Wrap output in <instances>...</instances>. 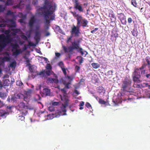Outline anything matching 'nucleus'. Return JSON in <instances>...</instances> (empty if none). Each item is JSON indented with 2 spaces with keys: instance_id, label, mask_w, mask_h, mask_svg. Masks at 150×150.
<instances>
[{
  "instance_id": "29",
  "label": "nucleus",
  "mask_w": 150,
  "mask_h": 150,
  "mask_svg": "<svg viewBox=\"0 0 150 150\" xmlns=\"http://www.w3.org/2000/svg\"><path fill=\"white\" fill-rule=\"evenodd\" d=\"M132 34L134 36H137L138 35V32L137 30L134 29L132 31Z\"/></svg>"
},
{
  "instance_id": "56",
  "label": "nucleus",
  "mask_w": 150,
  "mask_h": 150,
  "mask_svg": "<svg viewBox=\"0 0 150 150\" xmlns=\"http://www.w3.org/2000/svg\"><path fill=\"white\" fill-rule=\"evenodd\" d=\"M59 102H53L52 103V104L53 106H57L59 104Z\"/></svg>"
},
{
  "instance_id": "9",
  "label": "nucleus",
  "mask_w": 150,
  "mask_h": 150,
  "mask_svg": "<svg viewBox=\"0 0 150 150\" xmlns=\"http://www.w3.org/2000/svg\"><path fill=\"white\" fill-rule=\"evenodd\" d=\"M74 8L79 11V12H84V8L83 7V5L79 0H72Z\"/></svg>"
},
{
  "instance_id": "20",
  "label": "nucleus",
  "mask_w": 150,
  "mask_h": 150,
  "mask_svg": "<svg viewBox=\"0 0 150 150\" xmlns=\"http://www.w3.org/2000/svg\"><path fill=\"white\" fill-rule=\"evenodd\" d=\"M6 22H7L6 21L4 20V19L0 18V23H0V27H5L6 25Z\"/></svg>"
},
{
  "instance_id": "46",
  "label": "nucleus",
  "mask_w": 150,
  "mask_h": 150,
  "mask_svg": "<svg viewBox=\"0 0 150 150\" xmlns=\"http://www.w3.org/2000/svg\"><path fill=\"white\" fill-rule=\"evenodd\" d=\"M16 84L18 86H21V85H23V83L21 81H18L16 82Z\"/></svg>"
},
{
  "instance_id": "50",
  "label": "nucleus",
  "mask_w": 150,
  "mask_h": 150,
  "mask_svg": "<svg viewBox=\"0 0 150 150\" xmlns=\"http://www.w3.org/2000/svg\"><path fill=\"white\" fill-rule=\"evenodd\" d=\"M86 106L87 108H91V105L90 104V103H89V102H86Z\"/></svg>"
},
{
  "instance_id": "57",
  "label": "nucleus",
  "mask_w": 150,
  "mask_h": 150,
  "mask_svg": "<svg viewBox=\"0 0 150 150\" xmlns=\"http://www.w3.org/2000/svg\"><path fill=\"white\" fill-rule=\"evenodd\" d=\"M41 97L39 95H36L35 97V99L36 100H38V99H40Z\"/></svg>"
},
{
  "instance_id": "25",
  "label": "nucleus",
  "mask_w": 150,
  "mask_h": 150,
  "mask_svg": "<svg viewBox=\"0 0 150 150\" xmlns=\"http://www.w3.org/2000/svg\"><path fill=\"white\" fill-rule=\"evenodd\" d=\"M118 15H119L118 16V18L121 21L122 20L124 19L125 17L124 14L122 13H118Z\"/></svg>"
},
{
  "instance_id": "4",
  "label": "nucleus",
  "mask_w": 150,
  "mask_h": 150,
  "mask_svg": "<svg viewBox=\"0 0 150 150\" xmlns=\"http://www.w3.org/2000/svg\"><path fill=\"white\" fill-rule=\"evenodd\" d=\"M63 49L65 52H69L71 54H72L73 50L75 49L77 50V52H80L82 55L84 54V52L81 47H80V44L79 43L73 42H71V45L67 47L65 46H62Z\"/></svg>"
},
{
  "instance_id": "21",
  "label": "nucleus",
  "mask_w": 150,
  "mask_h": 150,
  "mask_svg": "<svg viewBox=\"0 0 150 150\" xmlns=\"http://www.w3.org/2000/svg\"><path fill=\"white\" fill-rule=\"evenodd\" d=\"M7 96L5 92H0V97L2 99H5Z\"/></svg>"
},
{
  "instance_id": "5",
  "label": "nucleus",
  "mask_w": 150,
  "mask_h": 150,
  "mask_svg": "<svg viewBox=\"0 0 150 150\" xmlns=\"http://www.w3.org/2000/svg\"><path fill=\"white\" fill-rule=\"evenodd\" d=\"M68 99H65V104H62L61 107V110H57L56 112V114L54 116H52L50 117V119H52L53 117H59L60 115H66V113L67 110L66 108L67 106H68Z\"/></svg>"
},
{
  "instance_id": "61",
  "label": "nucleus",
  "mask_w": 150,
  "mask_h": 150,
  "mask_svg": "<svg viewBox=\"0 0 150 150\" xmlns=\"http://www.w3.org/2000/svg\"><path fill=\"white\" fill-rule=\"evenodd\" d=\"M98 28H96L94 29L93 30H91V32L92 33H94L95 31H96L98 30Z\"/></svg>"
},
{
  "instance_id": "23",
  "label": "nucleus",
  "mask_w": 150,
  "mask_h": 150,
  "mask_svg": "<svg viewBox=\"0 0 150 150\" xmlns=\"http://www.w3.org/2000/svg\"><path fill=\"white\" fill-rule=\"evenodd\" d=\"M13 1L12 0H7L6 1L5 5L9 6L13 5Z\"/></svg>"
},
{
  "instance_id": "28",
  "label": "nucleus",
  "mask_w": 150,
  "mask_h": 150,
  "mask_svg": "<svg viewBox=\"0 0 150 150\" xmlns=\"http://www.w3.org/2000/svg\"><path fill=\"white\" fill-rule=\"evenodd\" d=\"M11 30L13 31L11 33L13 35H16V33H18L20 31L19 29H12Z\"/></svg>"
},
{
  "instance_id": "14",
  "label": "nucleus",
  "mask_w": 150,
  "mask_h": 150,
  "mask_svg": "<svg viewBox=\"0 0 150 150\" xmlns=\"http://www.w3.org/2000/svg\"><path fill=\"white\" fill-rule=\"evenodd\" d=\"M36 19L35 16H32L29 20V24L31 28H32L35 23Z\"/></svg>"
},
{
  "instance_id": "36",
  "label": "nucleus",
  "mask_w": 150,
  "mask_h": 150,
  "mask_svg": "<svg viewBox=\"0 0 150 150\" xmlns=\"http://www.w3.org/2000/svg\"><path fill=\"white\" fill-rule=\"evenodd\" d=\"M145 59L147 63V64L150 67V58L149 56L146 57Z\"/></svg>"
},
{
  "instance_id": "27",
  "label": "nucleus",
  "mask_w": 150,
  "mask_h": 150,
  "mask_svg": "<svg viewBox=\"0 0 150 150\" xmlns=\"http://www.w3.org/2000/svg\"><path fill=\"white\" fill-rule=\"evenodd\" d=\"M149 89H150V85H149L148 83H143L142 84V88H145V87H147Z\"/></svg>"
},
{
  "instance_id": "63",
  "label": "nucleus",
  "mask_w": 150,
  "mask_h": 150,
  "mask_svg": "<svg viewBox=\"0 0 150 150\" xmlns=\"http://www.w3.org/2000/svg\"><path fill=\"white\" fill-rule=\"evenodd\" d=\"M72 36H69V37H68V38H67V42H69V41H70V40H71L72 38Z\"/></svg>"
},
{
  "instance_id": "37",
  "label": "nucleus",
  "mask_w": 150,
  "mask_h": 150,
  "mask_svg": "<svg viewBox=\"0 0 150 150\" xmlns=\"http://www.w3.org/2000/svg\"><path fill=\"white\" fill-rule=\"evenodd\" d=\"M6 7H3L2 5H0V12H2L5 10Z\"/></svg>"
},
{
  "instance_id": "33",
  "label": "nucleus",
  "mask_w": 150,
  "mask_h": 150,
  "mask_svg": "<svg viewBox=\"0 0 150 150\" xmlns=\"http://www.w3.org/2000/svg\"><path fill=\"white\" fill-rule=\"evenodd\" d=\"M10 83V81L8 79H6L4 81V84L5 86H8Z\"/></svg>"
},
{
  "instance_id": "49",
  "label": "nucleus",
  "mask_w": 150,
  "mask_h": 150,
  "mask_svg": "<svg viewBox=\"0 0 150 150\" xmlns=\"http://www.w3.org/2000/svg\"><path fill=\"white\" fill-rule=\"evenodd\" d=\"M98 91L100 93H101L104 91L103 88L102 87H99L98 89Z\"/></svg>"
},
{
  "instance_id": "44",
  "label": "nucleus",
  "mask_w": 150,
  "mask_h": 150,
  "mask_svg": "<svg viewBox=\"0 0 150 150\" xmlns=\"http://www.w3.org/2000/svg\"><path fill=\"white\" fill-rule=\"evenodd\" d=\"M62 70L64 75H66L67 74V72L66 71V69L64 67V65L63 66V67L62 69Z\"/></svg>"
},
{
  "instance_id": "31",
  "label": "nucleus",
  "mask_w": 150,
  "mask_h": 150,
  "mask_svg": "<svg viewBox=\"0 0 150 150\" xmlns=\"http://www.w3.org/2000/svg\"><path fill=\"white\" fill-rule=\"evenodd\" d=\"M111 36L115 38L118 37V34L116 31H114V32H112Z\"/></svg>"
},
{
  "instance_id": "45",
  "label": "nucleus",
  "mask_w": 150,
  "mask_h": 150,
  "mask_svg": "<svg viewBox=\"0 0 150 150\" xmlns=\"http://www.w3.org/2000/svg\"><path fill=\"white\" fill-rule=\"evenodd\" d=\"M32 92V89H28L26 92V94L27 95H30L31 94Z\"/></svg>"
},
{
  "instance_id": "54",
  "label": "nucleus",
  "mask_w": 150,
  "mask_h": 150,
  "mask_svg": "<svg viewBox=\"0 0 150 150\" xmlns=\"http://www.w3.org/2000/svg\"><path fill=\"white\" fill-rule=\"evenodd\" d=\"M28 45L30 46H35L36 45L33 42H28Z\"/></svg>"
},
{
  "instance_id": "19",
  "label": "nucleus",
  "mask_w": 150,
  "mask_h": 150,
  "mask_svg": "<svg viewBox=\"0 0 150 150\" xmlns=\"http://www.w3.org/2000/svg\"><path fill=\"white\" fill-rule=\"evenodd\" d=\"M8 112H6L5 110H0V116L2 117H6L7 115H8Z\"/></svg>"
},
{
  "instance_id": "35",
  "label": "nucleus",
  "mask_w": 150,
  "mask_h": 150,
  "mask_svg": "<svg viewBox=\"0 0 150 150\" xmlns=\"http://www.w3.org/2000/svg\"><path fill=\"white\" fill-rule=\"evenodd\" d=\"M53 79L52 77H48L47 81L48 83H53Z\"/></svg>"
},
{
  "instance_id": "26",
  "label": "nucleus",
  "mask_w": 150,
  "mask_h": 150,
  "mask_svg": "<svg viewBox=\"0 0 150 150\" xmlns=\"http://www.w3.org/2000/svg\"><path fill=\"white\" fill-rule=\"evenodd\" d=\"M76 59H79V62L80 64H81L83 61V57H82V56H77L76 57Z\"/></svg>"
},
{
  "instance_id": "52",
  "label": "nucleus",
  "mask_w": 150,
  "mask_h": 150,
  "mask_svg": "<svg viewBox=\"0 0 150 150\" xmlns=\"http://www.w3.org/2000/svg\"><path fill=\"white\" fill-rule=\"evenodd\" d=\"M13 12H11V10H8L7 12V15H13Z\"/></svg>"
},
{
  "instance_id": "41",
  "label": "nucleus",
  "mask_w": 150,
  "mask_h": 150,
  "mask_svg": "<svg viewBox=\"0 0 150 150\" xmlns=\"http://www.w3.org/2000/svg\"><path fill=\"white\" fill-rule=\"evenodd\" d=\"M48 110L50 111H54L55 108L53 106H51L48 108Z\"/></svg>"
},
{
  "instance_id": "60",
  "label": "nucleus",
  "mask_w": 150,
  "mask_h": 150,
  "mask_svg": "<svg viewBox=\"0 0 150 150\" xmlns=\"http://www.w3.org/2000/svg\"><path fill=\"white\" fill-rule=\"evenodd\" d=\"M128 22L129 23H131L132 22V19L131 17H129L128 18Z\"/></svg>"
},
{
  "instance_id": "11",
  "label": "nucleus",
  "mask_w": 150,
  "mask_h": 150,
  "mask_svg": "<svg viewBox=\"0 0 150 150\" xmlns=\"http://www.w3.org/2000/svg\"><path fill=\"white\" fill-rule=\"evenodd\" d=\"M70 33L71 35H74L75 37H78L79 36V34H81V32L80 31L79 27L78 26V25L77 23V25L76 26L74 25L71 28Z\"/></svg>"
},
{
  "instance_id": "3",
  "label": "nucleus",
  "mask_w": 150,
  "mask_h": 150,
  "mask_svg": "<svg viewBox=\"0 0 150 150\" xmlns=\"http://www.w3.org/2000/svg\"><path fill=\"white\" fill-rule=\"evenodd\" d=\"M147 64L144 63L142 64L141 67L140 68H134V71L132 73V77L134 83H141L142 80L141 79L142 76L140 70H141V73L142 74H144L145 73L146 70L144 69L142 70L146 66Z\"/></svg>"
},
{
  "instance_id": "62",
  "label": "nucleus",
  "mask_w": 150,
  "mask_h": 150,
  "mask_svg": "<svg viewBox=\"0 0 150 150\" xmlns=\"http://www.w3.org/2000/svg\"><path fill=\"white\" fill-rule=\"evenodd\" d=\"M56 56L58 58H59L61 55V54L60 53H55Z\"/></svg>"
},
{
  "instance_id": "2",
  "label": "nucleus",
  "mask_w": 150,
  "mask_h": 150,
  "mask_svg": "<svg viewBox=\"0 0 150 150\" xmlns=\"http://www.w3.org/2000/svg\"><path fill=\"white\" fill-rule=\"evenodd\" d=\"M1 32H4L6 35H5L3 34H0V51L2 50L3 49L6 47L8 44L12 41V39L11 38L9 34L10 31L9 29L5 30L4 29H2Z\"/></svg>"
},
{
  "instance_id": "55",
  "label": "nucleus",
  "mask_w": 150,
  "mask_h": 150,
  "mask_svg": "<svg viewBox=\"0 0 150 150\" xmlns=\"http://www.w3.org/2000/svg\"><path fill=\"white\" fill-rule=\"evenodd\" d=\"M22 96H23V94L21 93L18 94L16 95V99H21Z\"/></svg>"
},
{
  "instance_id": "38",
  "label": "nucleus",
  "mask_w": 150,
  "mask_h": 150,
  "mask_svg": "<svg viewBox=\"0 0 150 150\" xmlns=\"http://www.w3.org/2000/svg\"><path fill=\"white\" fill-rule=\"evenodd\" d=\"M71 81L68 82L67 83H66L65 82H64V84L65 85V87L66 88H70V87H69V85L70 84H71Z\"/></svg>"
},
{
  "instance_id": "18",
  "label": "nucleus",
  "mask_w": 150,
  "mask_h": 150,
  "mask_svg": "<svg viewBox=\"0 0 150 150\" xmlns=\"http://www.w3.org/2000/svg\"><path fill=\"white\" fill-rule=\"evenodd\" d=\"M50 89L47 88H45L43 90L42 93L46 96H50Z\"/></svg>"
},
{
  "instance_id": "40",
  "label": "nucleus",
  "mask_w": 150,
  "mask_h": 150,
  "mask_svg": "<svg viewBox=\"0 0 150 150\" xmlns=\"http://www.w3.org/2000/svg\"><path fill=\"white\" fill-rule=\"evenodd\" d=\"M58 65L59 66V67H61L62 69L63 67V66L64 65V64L63 62H62V61L59 62L58 63Z\"/></svg>"
},
{
  "instance_id": "16",
  "label": "nucleus",
  "mask_w": 150,
  "mask_h": 150,
  "mask_svg": "<svg viewBox=\"0 0 150 150\" xmlns=\"http://www.w3.org/2000/svg\"><path fill=\"white\" fill-rule=\"evenodd\" d=\"M139 1L138 0H131V4L135 7H139L140 8V5L139 4Z\"/></svg>"
},
{
  "instance_id": "30",
  "label": "nucleus",
  "mask_w": 150,
  "mask_h": 150,
  "mask_svg": "<svg viewBox=\"0 0 150 150\" xmlns=\"http://www.w3.org/2000/svg\"><path fill=\"white\" fill-rule=\"evenodd\" d=\"M9 21H10V22H11L12 24H11V25H9V27H15L16 26V24L14 22V20H13V19H10L8 20Z\"/></svg>"
},
{
  "instance_id": "12",
  "label": "nucleus",
  "mask_w": 150,
  "mask_h": 150,
  "mask_svg": "<svg viewBox=\"0 0 150 150\" xmlns=\"http://www.w3.org/2000/svg\"><path fill=\"white\" fill-rule=\"evenodd\" d=\"M51 74V70H47L45 71V69L40 71L38 73V75H40L42 77L47 78L48 76L50 75Z\"/></svg>"
},
{
  "instance_id": "22",
  "label": "nucleus",
  "mask_w": 150,
  "mask_h": 150,
  "mask_svg": "<svg viewBox=\"0 0 150 150\" xmlns=\"http://www.w3.org/2000/svg\"><path fill=\"white\" fill-rule=\"evenodd\" d=\"M6 54H7L8 56H5L2 59V60L4 61H9L11 59V58L9 56V54L8 52H6Z\"/></svg>"
},
{
  "instance_id": "47",
  "label": "nucleus",
  "mask_w": 150,
  "mask_h": 150,
  "mask_svg": "<svg viewBox=\"0 0 150 150\" xmlns=\"http://www.w3.org/2000/svg\"><path fill=\"white\" fill-rule=\"evenodd\" d=\"M46 68L47 69L50 70H51L52 69V67L51 66L50 64H48L47 65L46 67Z\"/></svg>"
},
{
  "instance_id": "48",
  "label": "nucleus",
  "mask_w": 150,
  "mask_h": 150,
  "mask_svg": "<svg viewBox=\"0 0 150 150\" xmlns=\"http://www.w3.org/2000/svg\"><path fill=\"white\" fill-rule=\"evenodd\" d=\"M99 102L101 104H104L106 103V102H105V101L101 99H99Z\"/></svg>"
},
{
  "instance_id": "42",
  "label": "nucleus",
  "mask_w": 150,
  "mask_h": 150,
  "mask_svg": "<svg viewBox=\"0 0 150 150\" xmlns=\"http://www.w3.org/2000/svg\"><path fill=\"white\" fill-rule=\"evenodd\" d=\"M80 69V67L79 66H77L76 65L75 66V71L76 72H78L79 71Z\"/></svg>"
},
{
  "instance_id": "24",
  "label": "nucleus",
  "mask_w": 150,
  "mask_h": 150,
  "mask_svg": "<svg viewBox=\"0 0 150 150\" xmlns=\"http://www.w3.org/2000/svg\"><path fill=\"white\" fill-rule=\"evenodd\" d=\"M91 65L94 69H97V68H99L100 66V64L98 63H95V62L92 63Z\"/></svg>"
},
{
  "instance_id": "43",
  "label": "nucleus",
  "mask_w": 150,
  "mask_h": 150,
  "mask_svg": "<svg viewBox=\"0 0 150 150\" xmlns=\"http://www.w3.org/2000/svg\"><path fill=\"white\" fill-rule=\"evenodd\" d=\"M21 37L24 40H25L26 41H28V38L26 35H21Z\"/></svg>"
},
{
  "instance_id": "17",
  "label": "nucleus",
  "mask_w": 150,
  "mask_h": 150,
  "mask_svg": "<svg viewBox=\"0 0 150 150\" xmlns=\"http://www.w3.org/2000/svg\"><path fill=\"white\" fill-rule=\"evenodd\" d=\"M70 13L72 14L74 17L77 20V26L78 25V22L79 19L80 15L77 14L76 12H73V11H71Z\"/></svg>"
},
{
  "instance_id": "58",
  "label": "nucleus",
  "mask_w": 150,
  "mask_h": 150,
  "mask_svg": "<svg viewBox=\"0 0 150 150\" xmlns=\"http://www.w3.org/2000/svg\"><path fill=\"white\" fill-rule=\"evenodd\" d=\"M65 87L63 88H62L61 89V91L62 92V93H63L64 94H66V91L65 89Z\"/></svg>"
},
{
  "instance_id": "8",
  "label": "nucleus",
  "mask_w": 150,
  "mask_h": 150,
  "mask_svg": "<svg viewBox=\"0 0 150 150\" xmlns=\"http://www.w3.org/2000/svg\"><path fill=\"white\" fill-rule=\"evenodd\" d=\"M18 108L23 115H26L28 113V106L25 105L24 102H20L18 106Z\"/></svg>"
},
{
  "instance_id": "51",
  "label": "nucleus",
  "mask_w": 150,
  "mask_h": 150,
  "mask_svg": "<svg viewBox=\"0 0 150 150\" xmlns=\"http://www.w3.org/2000/svg\"><path fill=\"white\" fill-rule=\"evenodd\" d=\"M17 99V96H12L11 98V100L13 101V102L16 101Z\"/></svg>"
},
{
  "instance_id": "53",
  "label": "nucleus",
  "mask_w": 150,
  "mask_h": 150,
  "mask_svg": "<svg viewBox=\"0 0 150 150\" xmlns=\"http://www.w3.org/2000/svg\"><path fill=\"white\" fill-rule=\"evenodd\" d=\"M25 117L24 116H23V115H20L18 117V119H20L21 120H23L25 119Z\"/></svg>"
},
{
  "instance_id": "59",
  "label": "nucleus",
  "mask_w": 150,
  "mask_h": 150,
  "mask_svg": "<svg viewBox=\"0 0 150 150\" xmlns=\"http://www.w3.org/2000/svg\"><path fill=\"white\" fill-rule=\"evenodd\" d=\"M53 82L55 83H58L59 82V80L57 79H53Z\"/></svg>"
},
{
  "instance_id": "1",
  "label": "nucleus",
  "mask_w": 150,
  "mask_h": 150,
  "mask_svg": "<svg viewBox=\"0 0 150 150\" xmlns=\"http://www.w3.org/2000/svg\"><path fill=\"white\" fill-rule=\"evenodd\" d=\"M56 6L52 5L51 2L48 1H45L44 2V6L42 7H39L38 10L39 12V13L43 16L45 20V26L47 29L49 28L50 25V20H54V16H52L50 19V16L52 15L54 12Z\"/></svg>"
},
{
  "instance_id": "39",
  "label": "nucleus",
  "mask_w": 150,
  "mask_h": 150,
  "mask_svg": "<svg viewBox=\"0 0 150 150\" xmlns=\"http://www.w3.org/2000/svg\"><path fill=\"white\" fill-rule=\"evenodd\" d=\"M19 16H20V17L23 18H25L26 17V15H24L23 13H19Z\"/></svg>"
},
{
  "instance_id": "10",
  "label": "nucleus",
  "mask_w": 150,
  "mask_h": 150,
  "mask_svg": "<svg viewBox=\"0 0 150 150\" xmlns=\"http://www.w3.org/2000/svg\"><path fill=\"white\" fill-rule=\"evenodd\" d=\"M88 22L86 19L84 18L81 15H80V17L78 23V26L80 28L82 27L83 28L88 27Z\"/></svg>"
},
{
  "instance_id": "64",
  "label": "nucleus",
  "mask_w": 150,
  "mask_h": 150,
  "mask_svg": "<svg viewBox=\"0 0 150 150\" xmlns=\"http://www.w3.org/2000/svg\"><path fill=\"white\" fill-rule=\"evenodd\" d=\"M84 103L83 101H81L80 103V104L79 105V106H83L84 105Z\"/></svg>"
},
{
  "instance_id": "32",
  "label": "nucleus",
  "mask_w": 150,
  "mask_h": 150,
  "mask_svg": "<svg viewBox=\"0 0 150 150\" xmlns=\"http://www.w3.org/2000/svg\"><path fill=\"white\" fill-rule=\"evenodd\" d=\"M16 66V61L12 62L10 64V66L12 68H15Z\"/></svg>"
},
{
  "instance_id": "13",
  "label": "nucleus",
  "mask_w": 150,
  "mask_h": 150,
  "mask_svg": "<svg viewBox=\"0 0 150 150\" xmlns=\"http://www.w3.org/2000/svg\"><path fill=\"white\" fill-rule=\"evenodd\" d=\"M109 17L110 18L111 22L112 23L114 22L115 23L116 21V17L115 15V14L112 10H110L109 13Z\"/></svg>"
},
{
  "instance_id": "34",
  "label": "nucleus",
  "mask_w": 150,
  "mask_h": 150,
  "mask_svg": "<svg viewBox=\"0 0 150 150\" xmlns=\"http://www.w3.org/2000/svg\"><path fill=\"white\" fill-rule=\"evenodd\" d=\"M133 87L134 88H142V84H136L135 83H134L133 85Z\"/></svg>"
},
{
  "instance_id": "15",
  "label": "nucleus",
  "mask_w": 150,
  "mask_h": 150,
  "mask_svg": "<svg viewBox=\"0 0 150 150\" xmlns=\"http://www.w3.org/2000/svg\"><path fill=\"white\" fill-rule=\"evenodd\" d=\"M41 33L38 30H36L35 32V35L34 37V39L37 42L40 41Z\"/></svg>"
},
{
  "instance_id": "6",
  "label": "nucleus",
  "mask_w": 150,
  "mask_h": 150,
  "mask_svg": "<svg viewBox=\"0 0 150 150\" xmlns=\"http://www.w3.org/2000/svg\"><path fill=\"white\" fill-rule=\"evenodd\" d=\"M132 83V80L129 77H126L122 81L121 90L123 91H127V89L131 87Z\"/></svg>"
},
{
  "instance_id": "7",
  "label": "nucleus",
  "mask_w": 150,
  "mask_h": 150,
  "mask_svg": "<svg viewBox=\"0 0 150 150\" xmlns=\"http://www.w3.org/2000/svg\"><path fill=\"white\" fill-rule=\"evenodd\" d=\"M12 48V55L15 57H17L19 54H21L22 51L21 49H18L20 47L18 44L17 43H12L11 45Z\"/></svg>"
}]
</instances>
